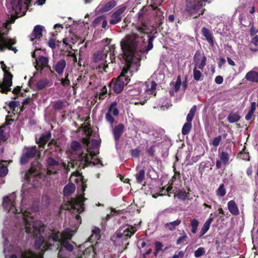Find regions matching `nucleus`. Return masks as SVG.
Returning a JSON list of instances; mask_svg holds the SVG:
<instances>
[{"label": "nucleus", "instance_id": "f257e3e1", "mask_svg": "<svg viewBox=\"0 0 258 258\" xmlns=\"http://www.w3.org/2000/svg\"><path fill=\"white\" fill-rule=\"evenodd\" d=\"M148 44L146 46L144 36L132 32L127 35L120 42V47L123 57L128 65L132 63L137 50L141 53H148L153 47L154 36L148 35Z\"/></svg>", "mask_w": 258, "mask_h": 258}, {"label": "nucleus", "instance_id": "f03ea898", "mask_svg": "<svg viewBox=\"0 0 258 258\" xmlns=\"http://www.w3.org/2000/svg\"><path fill=\"white\" fill-rule=\"evenodd\" d=\"M132 63L129 65L126 61V67L123 68L116 81L113 82V80L109 85V87L112 88L116 94H119L123 90L124 85H127L130 81V78L133 75L132 72L130 71V68Z\"/></svg>", "mask_w": 258, "mask_h": 258}, {"label": "nucleus", "instance_id": "7ed1b4c3", "mask_svg": "<svg viewBox=\"0 0 258 258\" xmlns=\"http://www.w3.org/2000/svg\"><path fill=\"white\" fill-rule=\"evenodd\" d=\"M23 214L25 223V231L27 233H32L34 236H37L44 232V225L39 221H34L30 212L25 211Z\"/></svg>", "mask_w": 258, "mask_h": 258}, {"label": "nucleus", "instance_id": "20e7f679", "mask_svg": "<svg viewBox=\"0 0 258 258\" xmlns=\"http://www.w3.org/2000/svg\"><path fill=\"white\" fill-rule=\"evenodd\" d=\"M209 0H186L184 7V13L188 16L194 18H198L203 15L205 11L203 8V2H208Z\"/></svg>", "mask_w": 258, "mask_h": 258}, {"label": "nucleus", "instance_id": "39448f33", "mask_svg": "<svg viewBox=\"0 0 258 258\" xmlns=\"http://www.w3.org/2000/svg\"><path fill=\"white\" fill-rule=\"evenodd\" d=\"M156 83L153 81L149 88L147 83H140L135 84L131 89L127 90V94L133 98H138V96L143 92H147L153 94L156 90Z\"/></svg>", "mask_w": 258, "mask_h": 258}, {"label": "nucleus", "instance_id": "423d86ee", "mask_svg": "<svg viewBox=\"0 0 258 258\" xmlns=\"http://www.w3.org/2000/svg\"><path fill=\"white\" fill-rule=\"evenodd\" d=\"M136 231L137 229L135 227L133 226H128L123 230L122 229H119L115 232L111 239L113 242L114 245H117L116 243L117 239H121L122 243H123L124 241H126L128 238H130Z\"/></svg>", "mask_w": 258, "mask_h": 258}, {"label": "nucleus", "instance_id": "0eeeda50", "mask_svg": "<svg viewBox=\"0 0 258 258\" xmlns=\"http://www.w3.org/2000/svg\"><path fill=\"white\" fill-rule=\"evenodd\" d=\"M31 2V0H12L10 5L16 14L23 16L30 6Z\"/></svg>", "mask_w": 258, "mask_h": 258}, {"label": "nucleus", "instance_id": "6e6552de", "mask_svg": "<svg viewBox=\"0 0 258 258\" xmlns=\"http://www.w3.org/2000/svg\"><path fill=\"white\" fill-rule=\"evenodd\" d=\"M16 196L15 193H12L3 198V207L4 209L8 212L12 211L13 213H18L16 204Z\"/></svg>", "mask_w": 258, "mask_h": 258}, {"label": "nucleus", "instance_id": "1a4fd4ad", "mask_svg": "<svg viewBox=\"0 0 258 258\" xmlns=\"http://www.w3.org/2000/svg\"><path fill=\"white\" fill-rule=\"evenodd\" d=\"M41 167L42 165L38 161L32 162L30 169L25 175V179L28 182H30L32 178L34 179L38 177L40 178V170Z\"/></svg>", "mask_w": 258, "mask_h": 258}, {"label": "nucleus", "instance_id": "9d476101", "mask_svg": "<svg viewBox=\"0 0 258 258\" xmlns=\"http://www.w3.org/2000/svg\"><path fill=\"white\" fill-rule=\"evenodd\" d=\"M94 156L92 153L90 154H88L86 153H82L79 156L78 159L76 161V165L78 166L80 169H84L86 167L88 166L89 164L92 163L90 161L91 157ZM94 165L101 164V161L98 159L96 163H93Z\"/></svg>", "mask_w": 258, "mask_h": 258}, {"label": "nucleus", "instance_id": "9b49d317", "mask_svg": "<svg viewBox=\"0 0 258 258\" xmlns=\"http://www.w3.org/2000/svg\"><path fill=\"white\" fill-rule=\"evenodd\" d=\"M39 153L37 147L36 146L28 147L25 149V152L22 155L20 159V163L22 165H24L28 163L30 159H32Z\"/></svg>", "mask_w": 258, "mask_h": 258}, {"label": "nucleus", "instance_id": "f8f14e48", "mask_svg": "<svg viewBox=\"0 0 258 258\" xmlns=\"http://www.w3.org/2000/svg\"><path fill=\"white\" fill-rule=\"evenodd\" d=\"M117 103L116 101H113L110 104L107 113L105 114V119L110 124V126L113 127L115 119L112 115L118 116L119 111L117 108Z\"/></svg>", "mask_w": 258, "mask_h": 258}, {"label": "nucleus", "instance_id": "ddd939ff", "mask_svg": "<svg viewBox=\"0 0 258 258\" xmlns=\"http://www.w3.org/2000/svg\"><path fill=\"white\" fill-rule=\"evenodd\" d=\"M127 7L122 4L119 6L117 9L115 11L110 15V20H109V24L110 25H114L118 24L122 20V15L126 11Z\"/></svg>", "mask_w": 258, "mask_h": 258}, {"label": "nucleus", "instance_id": "4468645a", "mask_svg": "<svg viewBox=\"0 0 258 258\" xmlns=\"http://www.w3.org/2000/svg\"><path fill=\"white\" fill-rule=\"evenodd\" d=\"M207 57L200 50H197L194 56L193 64L203 71L206 64Z\"/></svg>", "mask_w": 258, "mask_h": 258}, {"label": "nucleus", "instance_id": "2eb2a0df", "mask_svg": "<svg viewBox=\"0 0 258 258\" xmlns=\"http://www.w3.org/2000/svg\"><path fill=\"white\" fill-rule=\"evenodd\" d=\"M13 76L11 73H6L4 74L3 81L1 84L2 88L0 89V93L7 94L9 91H11V87L13 85Z\"/></svg>", "mask_w": 258, "mask_h": 258}, {"label": "nucleus", "instance_id": "dca6fc26", "mask_svg": "<svg viewBox=\"0 0 258 258\" xmlns=\"http://www.w3.org/2000/svg\"><path fill=\"white\" fill-rule=\"evenodd\" d=\"M108 57V53H96L94 54L93 58L94 60L96 62H99L100 61L102 60V62L99 63L98 67L99 70L102 72L103 71L105 72H107V69L108 68V64L107 62H108L107 59Z\"/></svg>", "mask_w": 258, "mask_h": 258}, {"label": "nucleus", "instance_id": "f3484780", "mask_svg": "<svg viewBox=\"0 0 258 258\" xmlns=\"http://www.w3.org/2000/svg\"><path fill=\"white\" fill-rule=\"evenodd\" d=\"M47 164L46 174L47 175L55 174L57 171L55 169L54 167L58 166L59 165L58 160H55L52 157H48L46 160Z\"/></svg>", "mask_w": 258, "mask_h": 258}, {"label": "nucleus", "instance_id": "a211bd4d", "mask_svg": "<svg viewBox=\"0 0 258 258\" xmlns=\"http://www.w3.org/2000/svg\"><path fill=\"white\" fill-rule=\"evenodd\" d=\"M83 203L80 199H72L69 201V204L67 205V209L73 210H77L79 213L82 212L84 208H81Z\"/></svg>", "mask_w": 258, "mask_h": 258}, {"label": "nucleus", "instance_id": "6ab92c4d", "mask_svg": "<svg viewBox=\"0 0 258 258\" xmlns=\"http://www.w3.org/2000/svg\"><path fill=\"white\" fill-rule=\"evenodd\" d=\"M51 138V134L50 132L47 131L41 134L39 139L36 138V143L38 145L39 148H44L45 146L48 143Z\"/></svg>", "mask_w": 258, "mask_h": 258}, {"label": "nucleus", "instance_id": "aec40b11", "mask_svg": "<svg viewBox=\"0 0 258 258\" xmlns=\"http://www.w3.org/2000/svg\"><path fill=\"white\" fill-rule=\"evenodd\" d=\"M10 258H17L15 254H12ZM21 258H43V254L40 253L36 254L31 250H25L21 252Z\"/></svg>", "mask_w": 258, "mask_h": 258}, {"label": "nucleus", "instance_id": "412c9836", "mask_svg": "<svg viewBox=\"0 0 258 258\" xmlns=\"http://www.w3.org/2000/svg\"><path fill=\"white\" fill-rule=\"evenodd\" d=\"M124 125L122 123H119L115 125L112 129V134L115 142H118L124 130Z\"/></svg>", "mask_w": 258, "mask_h": 258}, {"label": "nucleus", "instance_id": "4be33fe9", "mask_svg": "<svg viewBox=\"0 0 258 258\" xmlns=\"http://www.w3.org/2000/svg\"><path fill=\"white\" fill-rule=\"evenodd\" d=\"M43 26L41 25H36L34 27L32 34L30 35V39L33 41L35 39H40L42 36Z\"/></svg>", "mask_w": 258, "mask_h": 258}, {"label": "nucleus", "instance_id": "5701e85b", "mask_svg": "<svg viewBox=\"0 0 258 258\" xmlns=\"http://www.w3.org/2000/svg\"><path fill=\"white\" fill-rule=\"evenodd\" d=\"M202 34L206 38L207 41L211 46L214 45V37L211 31L206 27L202 29Z\"/></svg>", "mask_w": 258, "mask_h": 258}, {"label": "nucleus", "instance_id": "b1692460", "mask_svg": "<svg viewBox=\"0 0 258 258\" xmlns=\"http://www.w3.org/2000/svg\"><path fill=\"white\" fill-rule=\"evenodd\" d=\"M66 67V60L63 59H61L53 65V68L58 74L61 75L63 73Z\"/></svg>", "mask_w": 258, "mask_h": 258}, {"label": "nucleus", "instance_id": "393cba45", "mask_svg": "<svg viewBox=\"0 0 258 258\" xmlns=\"http://www.w3.org/2000/svg\"><path fill=\"white\" fill-rule=\"evenodd\" d=\"M152 9L155 11L154 16L155 19L159 24H161L162 23V21L164 19L163 12L162 11L160 8L158 7H154L153 5H150Z\"/></svg>", "mask_w": 258, "mask_h": 258}, {"label": "nucleus", "instance_id": "a878e982", "mask_svg": "<svg viewBox=\"0 0 258 258\" xmlns=\"http://www.w3.org/2000/svg\"><path fill=\"white\" fill-rule=\"evenodd\" d=\"M116 5V1L114 0L110 1L101 6L99 12L102 13L107 12L114 8Z\"/></svg>", "mask_w": 258, "mask_h": 258}, {"label": "nucleus", "instance_id": "bb28decb", "mask_svg": "<svg viewBox=\"0 0 258 258\" xmlns=\"http://www.w3.org/2000/svg\"><path fill=\"white\" fill-rule=\"evenodd\" d=\"M136 29L139 31V35L144 36L145 34L151 33L150 30L149 29L148 25L145 23H142L136 26Z\"/></svg>", "mask_w": 258, "mask_h": 258}, {"label": "nucleus", "instance_id": "cd10ccee", "mask_svg": "<svg viewBox=\"0 0 258 258\" xmlns=\"http://www.w3.org/2000/svg\"><path fill=\"white\" fill-rule=\"evenodd\" d=\"M245 79L250 82L258 83V72L250 71L246 73Z\"/></svg>", "mask_w": 258, "mask_h": 258}, {"label": "nucleus", "instance_id": "c85d7f7f", "mask_svg": "<svg viewBox=\"0 0 258 258\" xmlns=\"http://www.w3.org/2000/svg\"><path fill=\"white\" fill-rule=\"evenodd\" d=\"M227 207L229 212L233 215H239V211L238 208L234 200H231L227 203Z\"/></svg>", "mask_w": 258, "mask_h": 258}, {"label": "nucleus", "instance_id": "c756f323", "mask_svg": "<svg viewBox=\"0 0 258 258\" xmlns=\"http://www.w3.org/2000/svg\"><path fill=\"white\" fill-rule=\"evenodd\" d=\"M213 221V218L212 217H210L204 223L203 227L202 228L199 235V238H201L204 234H205L208 230L210 228V225L212 221Z\"/></svg>", "mask_w": 258, "mask_h": 258}, {"label": "nucleus", "instance_id": "7c9ffc66", "mask_svg": "<svg viewBox=\"0 0 258 258\" xmlns=\"http://www.w3.org/2000/svg\"><path fill=\"white\" fill-rule=\"evenodd\" d=\"M230 157V154L224 151L219 154L220 160L222 162L224 165H227L229 164Z\"/></svg>", "mask_w": 258, "mask_h": 258}, {"label": "nucleus", "instance_id": "2f4dec72", "mask_svg": "<svg viewBox=\"0 0 258 258\" xmlns=\"http://www.w3.org/2000/svg\"><path fill=\"white\" fill-rule=\"evenodd\" d=\"M181 221L180 220L176 219L174 221L166 223L164 225V227L168 230L173 231L181 224Z\"/></svg>", "mask_w": 258, "mask_h": 258}, {"label": "nucleus", "instance_id": "473e14b6", "mask_svg": "<svg viewBox=\"0 0 258 258\" xmlns=\"http://www.w3.org/2000/svg\"><path fill=\"white\" fill-rule=\"evenodd\" d=\"M76 186L73 183H69L63 188V192L64 196H68L74 192Z\"/></svg>", "mask_w": 258, "mask_h": 258}, {"label": "nucleus", "instance_id": "72a5a7b5", "mask_svg": "<svg viewBox=\"0 0 258 258\" xmlns=\"http://www.w3.org/2000/svg\"><path fill=\"white\" fill-rule=\"evenodd\" d=\"M38 61H39V63L42 67L41 70H42L43 68L46 67L48 69H49L50 70V71L51 73L53 72L52 71L50 66L48 64L49 60L47 57H45L44 56H40L39 57Z\"/></svg>", "mask_w": 258, "mask_h": 258}, {"label": "nucleus", "instance_id": "f704fd0d", "mask_svg": "<svg viewBox=\"0 0 258 258\" xmlns=\"http://www.w3.org/2000/svg\"><path fill=\"white\" fill-rule=\"evenodd\" d=\"M241 116L236 112L231 111L227 117V120L230 123H234L238 121Z\"/></svg>", "mask_w": 258, "mask_h": 258}, {"label": "nucleus", "instance_id": "c9c22d12", "mask_svg": "<svg viewBox=\"0 0 258 258\" xmlns=\"http://www.w3.org/2000/svg\"><path fill=\"white\" fill-rule=\"evenodd\" d=\"M48 240H52L55 242L58 241L60 243V240H62L61 233L59 231H53L48 236Z\"/></svg>", "mask_w": 258, "mask_h": 258}, {"label": "nucleus", "instance_id": "e433bc0d", "mask_svg": "<svg viewBox=\"0 0 258 258\" xmlns=\"http://www.w3.org/2000/svg\"><path fill=\"white\" fill-rule=\"evenodd\" d=\"M61 234L62 239L71 240L73 236V231L69 228H66Z\"/></svg>", "mask_w": 258, "mask_h": 258}, {"label": "nucleus", "instance_id": "4c0bfd02", "mask_svg": "<svg viewBox=\"0 0 258 258\" xmlns=\"http://www.w3.org/2000/svg\"><path fill=\"white\" fill-rule=\"evenodd\" d=\"M60 245L61 247L64 248L69 251H72L74 249L73 245L66 239H62L60 240Z\"/></svg>", "mask_w": 258, "mask_h": 258}, {"label": "nucleus", "instance_id": "58836bf2", "mask_svg": "<svg viewBox=\"0 0 258 258\" xmlns=\"http://www.w3.org/2000/svg\"><path fill=\"white\" fill-rule=\"evenodd\" d=\"M197 106L195 105H194L190 108L188 114L186 116V119L187 121L191 122V121L195 116V113H196V112L197 110Z\"/></svg>", "mask_w": 258, "mask_h": 258}, {"label": "nucleus", "instance_id": "ea45409f", "mask_svg": "<svg viewBox=\"0 0 258 258\" xmlns=\"http://www.w3.org/2000/svg\"><path fill=\"white\" fill-rule=\"evenodd\" d=\"M49 83V81L47 79H44L39 80L36 84V87L38 90H42L46 88Z\"/></svg>", "mask_w": 258, "mask_h": 258}, {"label": "nucleus", "instance_id": "a19ab883", "mask_svg": "<svg viewBox=\"0 0 258 258\" xmlns=\"http://www.w3.org/2000/svg\"><path fill=\"white\" fill-rule=\"evenodd\" d=\"M44 242V237L42 235H40L35 239L34 243V247L35 249L37 250L39 249Z\"/></svg>", "mask_w": 258, "mask_h": 258}, {"label": "nucleus", "instance_id": "79ce46f5", "mask_svg": "<svg viewBox=\"0 0 258 258\" xmlns=\"http://www.w3.org/2000/svg\"><path fill=\"white\" fill-rule=\"evenodd\" d=\"M198 67H194L193 69V77L195 80L197 81H201L203 79V75L200 70H198Z\"/></svg>", "mask_w": 258, "mask_h": 258}, {"label": "nucleus", "instance_id": "37998d69", "mask_svg": "<svg viewBox=\"0 0 258 258\" xmlns=\"http://www.w3.org/2000/svg\"><path fill=\"white\" fill-rule=\"evenodd\" d=\"M192 127L191 122L187 121L185 123L182 128L181 133L183 135H187L191 131Z\"/></svg>", "mask_w": 258, "mask_h": 258}, {"label": "nucleus", "instance_id": "c03bdc74", "mask_svg": "<svg viewBox=\"0 0 258 258\" xmlns=\"http://www.w3.org/2000/svg\"><path fill=\"white\" fill-rule=\"evenodd\" d=\"M171 86H174V90L175 92H177L181 85V79L180 75L177 76V80L176 82H171L170 83Z\"/></svg>", "mask_w": 258, "mask_h": 258}, {"label": "nucleus", "instance_id": "a18cd8bd", "mask_svg": "<svg viewBox=\"0 0 258 258\" xmlns=\"http://www.w3.org/2000/svg\"><path fill=\"white\" fill-rule=\"evenodd\" d=\"M65 107V102L62 100L55 101L53 105V108L55 110H59Z\"/></svg>", "mask_w": 258, "mask_h": 258}, {"label": "nucleus", "instance_id": "49530a36", "mask_svg": "<svg viewBox=\"0 0 258 258\" xmlns=\"http://www.w3.org/2000/svg\"><path fill=\"white\" fill-rule=\"evenodd\" d=\"M199 225V222L197 219H193L190 221L191 231L193 234L197 232V229Z\"/></svg>", "mask_w": 258, "mask_h": 258}, {"label": "nucleus", "instance_id": "de8ad7c7", "mask_svg": "<svg viewBox=\"0 0 258 258\" xmlns=\"http://www.w3.org/2000/svg\"><path fill=\"white\" fill-rule=\"evenodd\" d=\"M145 171L144 169L140 170L136 175V180L138 183H141L145 179Z\"/></svg>", "mask_w": 258, "mask_h": 258}, {"label": "nucleus", "instance_id": "09e8293b", "mask_svg": "<svg viewBox=\"0 0 258 258\" xmlns=\"http://www.w3.org/2000/svg\"><path fill=\"white\" fill-rule=\"evenodd\" d=\"M226 191L224 183H221L217 190H216V195L220 197H223L226 195Z\"/></svg>", "mask_w": 258, "mask_h": 258}, {"label": "nucleus", "instance_id": "8fccbe9b", "mask_svg": "<svg viewBox=\"0 0 258 258\" xmlns=\"http://www.w3.org/2000/svg\"><path fill=\"white\" fill-rule=\"evenodd\" d=\"M16 43V40L14 39L9 38V44L7 45V48L9 50L13 51L15 53H16L18 50L16 47H14L12 46Z\"/></svg>", "mask_w": 258, "mask_h": 258}, {"label": "nucleus", "instance_id": "3c124183", "mask_svg": "<svg viewBox=\"0 0 258 258\" xmlns=\"http://www.w3.org/2000/svg\"><path fill=\"white\" fill-rule=\"evenodd\" d=\"M71 148L73 151H77L81 149L82 146L79 142L73 141L71 143Z\"/></svg>", "mask_w": 258, "mask_h": 258}, {"label": "nucleus", "instance_id": "603ef678", "mask_svg": "<svg viewBox=\"0 0 258 258\" xmlns=\"http://www.w3.org/2000/svg\"><path fill=\"white\" fill-rule=\"evenodd\" d=\"M175 197H177L178 199L184 201L187 198V193L184 190H179L178 194L174 195Z\"/></svg>", "mask_w": 258, "mask_h": 258}, {"label": "nucleus", "instance_id": "864d4df0", "mask_svg": "<svg viewBox=\"0 0 258 258\" xmlns=\"http://www.w3.org/2000/svg\"><path fill=\"white\" fill-rule=\"evenodd\" d=\"M141 152V149L140 147H138L135 149H132L130 150V153L131 156L134 158H138L140 156Z\"/></svg>", "mask_w": 258, "mask_h": 258}, {"label": "nucleus", "instance_id": "5fc2aeb1", "mask_svg": "<svg viewBox=\"0 0 258 258\" xmlns=\"http://www.w3.org/2000/svg\"><path fill=\"white\" fill-rule=\"evenodd\" d=\"M182 236H179L178 239L176 240V244L179 245L182 243H184L186 241V239L187 238V236L186 234L185 233L184 231H183L182 232Z\"/></svg>", "mask_w": 258, "mask_h": 258}, {"label": "nucleus", "instance_id": "6e6d98bb", "mask_svg": "<svg viewBox=\"0 0 258 258\" xmlns=\"http://www.w3.org/2000/svg\"><path fill=\"white\" fill-rule=\"evenodd\" d=\"M69 77V74L68 73H65V78H61L60 80V84L63 86H67L70 85L71 82L69 79H68Z\"/></svg>", "mask_w": 258, "mask_h": 258}, {"label": "nucleus", "instance_id": "4d7b16f0", "mask_svg": "<svg viewBox=\"0 0 258 258\" xmlns=\"http://www.w3.org/2000/svg\"><path fill=\"white\" fill-rule=\"evenodd\" d=\"M205 253V250L204 247H199L194 252V255L196 257H199Z\"/></svg>", "mask_w": 258, "mask_h": 258}, {"label": "nucleus", "instance_id": "13d9d810", "mask_svg": "<svg viewBox=\"0 0 258 258\" xmlns=\"http://www.w3.org/2000/svg\"><path fill=\"white\" fill-rule=\"evenodd\" d=\"M172 189V186L171 185L168 186L166 189H165L164 187H162V189L160 190L161 194H160V196L161 195H167L168 197H170V191Z\"/></svg>", "mask_w": 258, "mask_h": 258}, {"label": "nucleus", "instance_id": "bf43d9fd", "mask_svg": "<svg viewBox=\"0 0 258 258\" xmlns=\"http://www.w3.org/2000/svg\"><path fill=\"white\" fill-rule=\"evenodd\" d=\"M8 35V31H0V42H6L8 41V39L6 38V36Z\"/></svg>", "mask_w": 258, "mask_h": 258}, {"label": "nucleus", "instance_id": "052dcab7", "mask_svg": "<svg viewBox=\"0 0 258 258\" xmlns=\"http://www.w3.org/2000/svg\"><path fill=\"white\" fill-rule=\"evenodd\" d=\"M222 140V136H218V137L214 138L212 142L210 144L214 147H217Z\"/></svg>", "mask_w": 258, "mask_h": 258}, {"label": "nucleus", "instance_id": "680f3d73", "mask_svg": "<svg viewBox=\"0 0 258 258\" xmlns=\"http://www.w3.org/2000/svg\"><path fill=\"white\" fill-rule=\"evenodd\" d=\"M20 103L19 101H12L10 102L9 106L10 109H13V112L15 111V108L20 106Z\"/></svg>", "mask_w": 258, "mask_h": 258}, {"label": "nucleus", "instance_id": "e2e57ef3", "mask_svg": "<svg viewBox=\"0 0 258 258\" xmlns=\"http://www.w3.org/2000/svg\"><path fill=\"white\" fill-rule=\"evenodd\" d=\"M104 18V16L102 15L100 16H99L95 19V20L93 21V25L94 27L97 26L98 25L101 24L102 23V20H103Z\"/></svg>", "mask_w": 258, "mask_h": 258}, {"label": "nucleus", "instance_id": "0e129e2a", "mask_svg": "<svg viewBox=\"0 0 258 258\" xmlns=\"http://www.w3.org/2000/svg\"><path fill=\"white\" fill-rule=\"evenodd\" d=\"M163 244L160 241H156L155 242V250L157 251H162L164 252V250H163Z\"/></svg>", "mask_w": 258, "mask_h": 258}, {"label": "nucleus", "instance_id": "69168bd1", "mask_svg": "<svg viewBox=\"0 0 258 258\" xmlns=\"http://www.w3.org/2000/svg\"><path fill=\"white\" fill-rule=\"evenodd\" d=\"M105 97L106 95L96 92L95 94V98L93 100L95 102H97V100L96 99H99V100H103L105 99Z\"/></svg>", "mask_w": 258, "mask_h": 258}, {"label": "nucleus", "instance_id": "338daca9", "mask_svg": "<svg viewBox=\"0 0 258 258\" xmlns=\"http://www.w3.org/2000/svg\"><path fill=\"white\" fill-rule=\"evenodd\" d=\"M248 26H251V28L250 30V34L251 36H254L256 33L258 32V30H255L253 26V23L251 21H250L249 24Z\"/></svg>", "mask_w": 258, "mask_h": 258}, {"label": "nucleus", "instance_id": "774afa93", "mask_svg": "<svg viewBox=\"0 0 258 258\" xmlns=\"http://www.w3.org/2000/svg\"><path fill=\"white\" fill-rule=\"evenodd\" d=\"M48 45L52 49H55L56 48L55 40L54 38H51L48 42Z\"/></svg>", "mask_w": 258, "mask_h": 258}]
</instances>
